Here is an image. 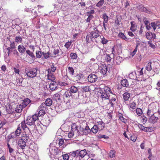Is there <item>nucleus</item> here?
I'll use <instances>...</instances> for the list:
<instances>
[{
    "label": "nucleus",
    "mask_w": 160,
    "mask_h": 160,
    "mask_svg": "<svg viewBox=\"0 0 160 160\" xmlns=\"http://www.w3.org/2000/svg\"><path fill=\"white\" fill-rule=\"evenodd\" d=\"M98 97H100L102 99L101 101V104L103 107L106 106L108 104V101L109 98H110L111 95H108L102 91H98L97 93Z\"/></svg>",
    "instance_id": "f257e3e1"
},
{
    "label": "nucleus",
    "mask_w": 160,
    "mask_h": 160,
    "mask_svg": "<svg viewBox=\"0 0 160 160\" xmlns=\"http://www.w3.org/2000/svg\"><path fill=\"white\" fill-rule=\"evenodd\" d=\"M38 119L37 114L35 113L32 116H28L26 120V124L30 126L35 125V122Z\"/></svg>",
    "instance_id": "f03ea898"
},
{
    "label": "nucleus",
    "mask_w": 160,
    "mask_h": 160,
    "mask_svg": "<svg viewBox=\"0 0 160 160\" xmlns=\"http://www.w3.org/2000/svg\"><path fill=\"white\" fill-rule=\"evenodd\" d=\"M37 69L36 68H31L29 67L25 69V72L27 76L30 78H33L37 76Z\"/></svg>",
    "instance_id": "7ed1b4c3"
},
{
    "label": "nucleus",
    "mask_w": 160,
    "mask_h": 160,
    "mask_svg": "<svg viewBox=\"0 0 160 160\" xmlns=\"http://www.w3.org/2000/svg\"><path fill=\"white\" fill-rule=\"evenodd\" d=\"M61 94L62 96L64 99L70 98L72 95V93L68 90L63 89L61 91Z\"/></svg>",
    "instance_id": "20e7f679"
},
{
    "label": "nucleus",
    "mask_w": 160,
    "mask_h": 160,
    "mask_svg": "<svg viewBox=\"0 0 160 160\" xmlns=\"http://www.w3.org/2000/svg\"><path fill=\"white\" fill-rule=\"evenodd\" d=\"M26 124V121L24 120L21 122L18 126H20V128H21L24 132L25 131V130H27V131H28V132H29L31 131L29 128L27 126Z\"/></svg>",
    "instance_id": "39448f33"
},
{
    "label": "nucleus",
    "mask_w": 160,
    "mask_h": 160,
    "mask_svg": "<svg viewBox=\"0 0 160 160\" xmlns=\"http://www.w3.org/2000/svg\"><path fill=\"white\" fill-rule=\"evenodd\" d=\"M145 36L147 39L149 40L154 39L156 38V34L149 31L146 33Z\"/></svg>",
    "instance_id": "423d86ee"
},
{
    "label": "nucleus",
    "mask_w": 160,
    "mask_h": 160,
    "mask_svg": "<svg viewBox=\"0 0 160 160\" xmlns=\"http://www.w3.org/2000/svg\"><path fill=\"white\" fill-rule=\"evenodd\" d=\"M98 77L95 74H90L88 77V82L92 83L96 82L97 80Z\"/></svg>",
    "instance_id": "0eeeda50"
},
{
    "label": "nucleus",
    "mask_w": 160,
    "mask_h": 160,
    "mask_svg": "<svg viewBox=\"0 0 160 160\" xmlns=\"http://www.w3.org/2000/svg\"><path fill=\"white\" fill-rule=\"evenodd\" d=\"M159 118L158 117L155 116L154 114H152L149 118V122L152 124H155L158 122Z\"/></svg>",
    "instance_id": "6e6552de"
},
{
    "label": "nucleus",
    "mask_w": 160,
    "mask_h": 160,
    "mask_svg": "<svg viewBox=\"0 0 160 160\" xmlns=\"http://www.w3.org/2000/svg\"><path fill=\"white\" fill-rule=\"evenodd\" d=\"M28 133H29L28 131H27V132L25 131L23 132L21 135V137L20 139L25 141L27 142L29 138Z\"/></svg>",
    "instance_id": "1a4fd4ad"
},
{
    "label": "nucleus",
    "mask_w": 160,
    "mask_h": 160,
    "mask_svg": "<svg viewBox=\"0 0 160 160\" xmlns=\"http://www.w3.org/2000/svg\"><path fill=\"white\" fill-rule=\"evenodd\" d=\"M79 151V150L71 152L69 153V157L73 159L74 158H76L78 157V152Z\"/></svg>",
    "instance_id": "9d476101"
},
{
    "label": "nucleus",
    "mask_w": 160,
    "mask_h": 160,
    "mask_svg": "<svg viewBox=\"0 0 160 160\" xmlns=\"http://www.w3.org/2000/svg\"><path fill=\"white\" fill-rule=\"evenodd\" d=\"M26 141L20 139L18 141V144L22 149H23L25 148L26 146Z\"/></svg>",
    "instance_id": "9b49d317"
},
{
    "label": "nucleus",
    "mask_w": 160,
    "mask_h": 160,
    "mask_svg": "<svg viewBox=\"0 0 160 160\" xmlns=\"http://www.w3.org/2000/svg\"><path fill=\"white\" fill-rule=\"evenodd\" d=\"M48 79L52 81H54L55 79V77L54 74L52 72H50V69L48 70Z\"/></svg>",
    "instance_id": "f8f14e48"
},
{
    "label": "nucleus",
    "mask_w": 160,
    "mask_h": 160,
    "mask_svg": "<svg viewBox=\"0 0 160 160\" xmlns=\"http://www.w3.org/2000/svg\"><path fill=\"white\" fill-rule=\"evenodd\" d=\"M57 85L56 82L52 81L49 85V88L51 91H54L58 89Z\"/></svg>",
    "instance_id": "ddd939ff"
},
{
    "label": "nucleus",
    "mask_w": 160,
    "mask_h": 160,
    "mask_svg": "<svg viewBox=\"0 0 160 160\" xmlns=\"http://www.w3.org/2000/svg\"><path fill=\"white\" fill-rule=\"evenodd\" d=\"M99 31H92L90 32V35L91 37L93 38H98V40L100 38V36L99 33Z\"/></svg>",
    "instance_id": "4468645a"
},
{
    "label": "nucleus",
    "mask_w": 160,
    "mask_h": 160,
    "mask_svg": "<svg viewBox=\"0 0 160 160\" xmlns=\"http://www.w3.org/2000/svg\"><path fill=\"white\" fill-rule=\"evenodd\" d=\"M107 68L106 65H102L101 67L100 72L104 76L107 72Z\"/></svg>",
    "instance_id": "2eb2a0df"
},
{
    "label": "nucleus",
    "mask_w": 160,
    "mask_h": 160,
    "mask_svg": "<svg viewBox=\"0 0 160 160\" xmlns=\"http://www.w3.org/2000/svg\"><path fill=\"white\" fill-rule=\"evenodd\" d=\"M98 128L99 130L101 131L104 128L105 124L102 121L97 122V124L96 125Z\"/></svg>",
    "instance_id": "dca6fc26"
},
{
    "label": "nucleus",
    "mask_w": 160,
    "mask_h": 160,
    "mask_svg": "<svg viewBox=\"0 0 160 160\" xmlns=\"http://www.w3.org/2000/svg\"><path fill=\"white\" fill-rule=\"evenodd\" d=\"M101 41L102 43L103 44H106L108 42V40L105 39L103 36H102V37L100 36V38L98 40H96V42L97 43L100 42Z\"/></svg>",
    "instance_id": "f3484780"
},
{
    "label": "nucleus",
    "mask_w": 160,
    "mask_h": 160,
    "mask_svg": "<svg viewBox=\"0 0 160 160\" xmlns=\"http://www.w3.org/2000/svg\"><path fill=\"white\" fill-rule=\"evenodd\" d=\"M130 30L133 32H134L137 29V26L134 21H132L131 23Z\"/></svg>",
    "instance_id": "a211bd4d"
},
{
    "label": "nucleus",
    "mask_w": 160,
    "mask_h": 160,
    "mask_svg": "<svg viewBox=\"0 0 160 160\" xmlns=\"http://www.w3.org/2000/svg\"><path fill=\"white\" fill-rule=\"evenodd\" d=\"M31 102L30 100L28 98H26L24 99L21 105L24 108L26 107Z\"/></svg>",
    "instance_id": "6ab92c4d"
},
{
    "label": "nucleus",
    "mask_w": 160,
    "mask_h": 160,
    "mask_svg": "<svg viewBox=\"0 0 160 160\" xmlns=\"http://www.w3.org/2000/svg\"><path fill=\"white\" fill-rule=\"evenodd\" d=\"M87 154V152L86 149L79 150L78 152V157H81L82 158H84Z\"/></svg>",
    "instance_id": "aec40b11"
},
{
    "label": "nucleus",
    "mask_w": 160,
    "mask_h": 160,
    "mask_svg": "<svg viewBox=\"0 0 160 160\" xmlns=\"http://www.w3.org/2000/svg\"><path fill=\"white\" fill-rule=\"evenodd\" d=\"M130 93L128 92H125L123 94V98L124 101L126 102V101H128L130 98Z\"/></svg>",
    "instance_id": "412c9836"
},
{
    "label": "nucleus",
    "mask_w": 160,
    "mask_h": 160,
    "mask_svg": "<svg viewBox=\"0 0 160 160\" xmlns=\"http://www.w3.org/2000/svg\"><path fill=\"white\" fill-rule=\"evenodd\" d=\"M18 50L19 52L22 54L25 52L26 48L23 45H20L18 46Z\"/></svg>",
    "instance_id": "4be33fe9"
},
{
    "label": "nucleus",
    "mask_w": 160,
    "mask_h": 160,
    "mask_svg": "<svg viewBox=\"0 0 160 160\" xmlns=\"http://www.w3.org/2000/svg\"><path fill=\"white\" fill-rule=\"evenodd\" d=\"M139 9L142 12H144L149 14L152 13V12L151 11L148 10L146 8L144 7L143 6L140 7Z\"/></svg>",
    "instance_id": "5701e85b"
},
{
    "label": "nucleus",
    "mask_w": 160,
    "mask_h": 160,
    "mask_svg": "<svg viewBox=\"0 0 160 160\" xmlns=\"http://www.w3.org/2000/svg\"><path fill=\"white\" fill-rule=\"evenodd\" d=\"M104 92L108 94L109 95L110 94H112L113 93L112 91V90L110 88L107 86H105L103 88Z\"/></svg>",
    "instance_id": "b1692460"
},
{
    "label": "nucleus",
    "mask_w": 160,
    "mask_h": 160,
    "mask_svg": "<svg viewBox=\"0 0 160 160\" xmlns=\"http://www.w3.org/2000/svg\"><path fill=\"white\" fill-rule=\"evenodd\" d=\"M42 122L44 124V125L46 126H47L50 123V121L48 118H45L43 119L42 120Z\"/></svg>",
    "instance_id": "393cba45"
},
{
    "label": "nucleus",
    "mask_w": 160,
    "mask_h": 160,
    "mask_svg": "<svg viewBox=\"0 0 160 160\" xmlns=\"http://www.w3.org/2000/svg\"><path fill=\"white\" fill-rule=\"evenodd\" d=\"M121 83L123 87H128L129 86L128 82L126 79L122 80L121 82Z\"/></svg>",
    "instance_id": "a878e982"
},
{
    "label": "nucleus",
    "mask_w": 160,
    "mask_h": 160,
    "mask_svg": "<svg viewBox=\"0 0 160 160\" xmlns=\"http://www.w3.org/2000/svg\"><path fill=\"white\" fill-rule=\"evenodd\" d=\"M70 93H76L78 91L77 87L74 86H71L69 88Z\"/></svg>",
    "instance_id": "bb28decb"
},
{
    "label": "nucleus",
    "mask_w": 160,
    "mask_h": 160,
    "mask_svg": "<svg viewBox=\"0 0 160 160\" xmlns=\"http://www.w3.org/2000/svg\"><path fill=\"white\" fill-rule=\"evenodd\" d=\"M23 108H24L21 104L17 106L16 108H15V110L17 112L20 113L22 111Z\"/></svg>",
    "instance_id": "cd10ccee"
},
{
    "label": "nucleus",
    "mask_w": 160,
    "mask_h": 160,
    "mask_svg": "<svg viewBox=\"0 0 160 160\" xmlns=\"http://www.w3.org/2000/svg\"><path fill=\"white\" fill-rule=\"evenodd\" d=\"M118 36L119 38L125 41H127L128 40V39L127 37L125 36L124 33L122 32H119Z\"/></svg>",
    "instance_id": "c85d7f7f"
},
{
    "label": "nucleus",
    "mask_w": 160,
    "mask_h": 160,
    "mask_svg": "<svg viewBox=\"0 0 160 160\" xmlns=\"http://www.w3.org/2000/svg\"><path fill=\"white\" fill-rule=\"evenodd\" d=\"M52 102L51 98L47 99L45 101V103L47 106H50L52 104Z\"/></svg>",
    "instance_id": "c756f323"
},
{
    "label": "nucleus",
    "mask_w": 160,
    "mask_h": 160,
    "mask_svg": "<svg viewBox=\"0 0 160 160\" xmlns=\"http://www.w3.org/2000/svg\"><path fill=\"white\" fill-rule=\"evenodd\" d=\"M50 68H48V69H50V72H55L57 68L55 66L54 64L53 63H51Z\"/></svg>",
    "instance_id": "7c9ffc66"
},
{
    "label": "nucleus",
    "mask_w": 160,
    "mask_h": 160,
    "mask_svg": "<svg viewBox=\"0 0 160 160\" xmlns=\"http://www.w3.org/2000/svg\"><path fill=\"white\" fill-rule=\"evenodd\" d=\"M136 103L134 102H132L129 104H127L128 107H130L133 109H135L136 108Z\"/></svg>",
    "instance_id": "2f4dec72"
},
{
    "label": "nucleus",
    "mask_w": 160,
    "mask_h": 160,
    "mask_svg": "<svg viewBox=\"0 0 160 160\" xmlns=\"http://www.w3.org/2000/svg\"><path fill=\"white\" fill-rule=\"evenodd\" d=\"M22 132V129L20 128V126H18L17 129L15 132V134L16 136H19Z\"/></svg>",
    "instance_id": "473e14b6"
},
{
    "label": "nucleus",
    "mask_w": 160,
    "mask_h": 160,
    "mask_svg": "<svg viewBox=\"0 0 160 160\" xmlns=\"http://www.w3.org/2000/svg\"><path fill=\"white\" fill-rule=\"evenodd\" d=\"M141 122L145 124L147 120V118L145 116H142L140 118Z\"/></svg>",
    "instance_id": "72a5a7b5"
},
{
    "label": "nucleus",
    "mask_w": 160,
    "mask_h": 160,
    "mask_svg": "<svg viewBox=\"0 0 160 160\" xmlns=\"http://www.w3.org/2000/svg\"><path fill=\"white\" fill-rule=\"evenodd\" d=\"M99 130L98 128L96 125L91 129V131L94 133H96Z\"/></svg>",
    "instance_id": "f704fd0d"
},
{
    "label": "nucleus",
    "mask_w": 160,
    "mask_h": 160,
    "mask_svg": "<svg viewBox=\"0 0 160 160\" xmlns=\"http://www.w3.org/2000/svg\"><path fill=\"white\" fill-rule=\"evenodd\" d=\"M68 71L69 74L70 75L72 76L73 75L74 71L72 67H68Z\"/></svg>",
    "instance_id": "c9c22d12"
},
{
    "label": "nucleus",
    "mask_w": 160,
    "mask_h": 160,
    "mask_svg": "<svg viewBox=\"0 0 160 160\" xmlns=\"http://www.w3.org/2000/svg\"><path fill=\"white\" fill-rule=\"evenodd\" d=\"M137 114L138 116H141L142 114V110L140 108H137L136 110Z\"/></svg>",
    "instance_id": "e433bc0d"
},
{
    "label": "nucleus",
    "mask_w": 160,
    "mask_h": 160,
    "mask_svg": "<svg viewBox=\"0 0 160 160\" xmlns=\"http://www.w3.org/2000/svg\"><path fill=\"white\" fill-rule=\"evenodd\" d=\"M152 63L151 62H148L146 68V69L147 71H150L152 70V69L151 66Z\"/></svg>",
    "instance_id": "4c0bfd02"
},
{
    "label": "nucleus",
    "mask_w": 160,
    "mask_h": 160,
    "mask_svg": "<svg viewBox=\"0 0 160 160\" xmlns=\"http://www.w3.org/2000/svg\"><path fill=\"white\" fill-rule=\"evenodd\" d=\"M53 98L55 100H60V95L58 93H56L53 96Z\"/></svg>",
    "instance_id": "58836bf2"
},
{
    "label": "nucleus",
    "mask_w": 160,
    "mask_h": 160,
    "mask_svg": "<svg viewBox=\"0 0 160 160\" xmlns=\"http://www.w3.org/2000/svg\"><path fill=\"white\" fill-rule=\"evenodd\" d=\"M45 112L44 110H40L37 114V116L38 117L44 116L45 114Z\"/></svg>",
    "instance_id": "ea45409f"
},
{
    "label": "nucleus",
    "mask_w": 160,
    "mask_h": 160,
    "mask_svg": "<svg viewBox=\"0 0 160 160\" xmlns=\"http://www.w3.org/2000/svg\"><path fill=\"white\" fill-rule=\"evenodd\" d=\"M14 140V136L12 135H9L8 136L7 139V143H10L11 142H12Z\"/></svg>",
    "instance_id": "a19ab883"
},
{
    "label": "nucleus",
    "mask_w": 160,
    "mask_h": 160,
    "mask_svg": "<svg viewBox=\"0 0 160 160\" xmlns=\"http://www.w3.org/2000/svg\"><path fill=\"white\" fill-rule=\"evenodd\" d=\"M71 128V131L74 132H75V131H77V132H78V126L76 125L75 123L73 124L72 125Z\"/></svg>",
    "instance_id": "79ce46f5"
},
{
    "label": "nucleus",
    "mask_w": 160,
    "mask_h": 160,
    "mask_svg": "<svg viewBox=\"0 0 160 160\" xmlns=\"http://www.w3.org/2000/svg\"><path fill=\"white\" fill-rule=\"evenodd\" d=\"M150 107L152 110L151 111H152V114H154L158 111V109L157 108L156 106L154 105L152 106H151Z\"/></svg>",
    "instance_id": "37998d69"
},
{
    "label": "nucleus",
    "mask_w": 160,
    "mask_h": 160,
    "mask_svg": "<svg viewBox=\"0 0 160 160\" xmlns=\"http://www.w3.org/2000/svg\"><path fill=\"white\" fill-rule=\"evenodd\" d=\"M156 129L155 127H147L146 132H150L152 131H154Z\"/></svg>",
    "instance_id": "c03bdc74"
},
{
    "label": "nucleus",
    "mask_w": 160,
    "mask_h": 160,
    "mask_svg": "<svg viewBox=\"0 0 160 160\" xmlns=\"http://www.w3.org/2000/svg\"><path fill=\"white\" fill-rule=\"evenodd\" d=\"M55 149L56 148L54 147L50 148H49V152L51 154L54 155L56 154V152L55 151Z\"/></svg>",
    "instance_id": "a18cd8bd"
},
{
    "label": "nucleus",
    "mask_w": 160,
    "mask_h": 160,
    "mask_svg": "<svg viewBox=\"0 0 160 160\" xmlns=\"http://www.w3.org/2000/svg\"><path fill=\"white\" fill-rule=\"evenodd\" d=\"M88 16V17L86 19V22L88 23V25L89 26V23L90 22V21L92 20V19L94 18V16L93 15H87Z\"/></svg>",
    "instance_id": "49530a36"
},
{
    "label": "nucleus",
    "mask_w": 160,
    "mask_h": 160,
    "mask_svg": "<svg viewBox=\"0 0 160 160\" xmlns=\"http://www.w3.org/2000/svg\"><path fill=\"white\" fill-rule=\"evenodd\" d=\"M102 17L103 18V20L104 21L103 22H104L107 23L108 22V19L109 17L107 15V14L106 13H104L103 14Z\"/></svg>",
    "instance_id": "de8ad7c7"
},
{
    "label": "nucleus",
    "mask_w": 160,
    "mask_h": 160,
    "mask_svg": "<svg viewBox=\"0 0 160 160\" xmlns=\"http://www.w3.org/2000/svg\"><path fill=\"white\" fill-rule=\"evenodd\" d=\"M119 115V119L122 122L125 123L127 121L126 119L124 118L122 116V114H120Z\"/></svg>",
    "instance_id": "09e8293b"
},
{
    "label": "nucleus",
    "mask_w": 160,
    "mask_h": 160,
    "mask_svg": "<svg viewBox=\"0 0 160 160\" xmlns=\"http://www.w3.org/2000/svg\"><path fill=\"white\" fill-rule=\"evenodd\" d=\"M58 83L59 85L61 86H67L69 87L68 85H69V83L65 82H58Z\"/></svg>",
    "instance_id": "8fccbe9b"
},
{
    "label": "nucleus",
    "mask_w": 160,
    "mask_h": 160,
    "mask_svg": "<svg viewBox=\"0 0 160 160\" xmlns=\"http://www.w3.org/2000/svg\"><path fill=\"white\" fill-rule=\"evenodd\" d=\"M26 53L28 54L29 56L31 57L32 58H35V56L33 52L31 51L30 50H28L26 51Z\"/></svg>",
    "instance_id": "3c124183"
},
{
    "label": "nucleus",
    "mask_w": 160,
    "mask_h": 160,
    "mask_svg": "<svg viewBox=\"0 0 160 160\" xmlns=\"http://www.w3.org/2000/svg\"><path fill=\"white\" fill-rule=\"evenodd\" d=\"M157 22H152L151 23V26L153 28V30L155 31L156 29L157 28Z\"/></svg>",
    "instance_id": "603ef678"
},
{
    "label": "nucleus",
    "mask_w": 160,
    "mask_h": 160,
    "mask_svg": "<svg viewBox=\"0 0 160 160\" xmlns=\"http://www.w3.org/2000/svg\"><path fill=\"white\" fill-rule=\"evenodd\" d=\"M104 2L105 1L104 0H100L96 4V6L98 7H100L104 3Z\"/></svg>",
    "instance_id": "864d4df0"
},
{
    "label": "nucleus",
    "mask_w": 160,
    "mask_h": 160,
    "mask_svg": "<svg viewBox=\"0 0 160 160\" xmlns=\"http://www.w3.org/2000/svg\"><path fill=\"white\" fill-rule=\"evenodd\" d=\"M36 56L38 58H40L42 55V52L41 51H36Z\"/></svg>",
    "instance_id": "5fc2aeb1"
},
{
    "label": "nucleus",
    "mask_w": 160,
    "mask_h": 160,
    "mask_svg": "<svg viewBox=\"0 0 160 160\" xmlns=\"http://www.w3.org/2000/svg\"><path fill=\"white\" fill-rule=\"evenodd\" d=\"M138 44H137L135 48L133 51L131 53V55L132 56V57H133L134 56V55L136 54L137 50H138Z\"/></svg>",
    "instance_id": "6e6d98bb"
},
{
    "label": "nucleus",
    "mask_w": 160,
    "mask_h": 160,
    "mask_svg": "<svg viewBox=\"0 0 160 160\" xmlns=\"http://www.w3.org/2000/svg\"><path fill=\"white\" fill-rule=\"evenodd\" d=\"M115 151L114 150H111L110 151L109 153V156L111 158L114 157L115 156Z\"/></svg>",
    "instance_id": "4d7b16f0"
},
{
    "label": "nucleus",
    "mask_w": 160,
    "mask_h": 160,
    "mask_svg": "<svg viewBox=\"0 0 160 160\" xmlns=\"http://www.w3.org/2000/svg\"><path fill=\"white\" fill-rule=\"evenodd\" d=\"M82 89L85 92H87L89 91L90 88L89 86H82L81 87Z\"/></svg>",
    "instance_id": "13d9d810"
},
{
    "label": "nucleus",
    "mask_w": 160,
    "mask_h": 160,
    "mask_svg": "<svg viewBox=\"0 0 160 160\" xmlns=\"http://www.w3.org/2000/svg\"><path fill=\"white\" fill-rule=\"evenodd\" d=\"M111 95V99L110 98V99L109 100H111V101L114 102L116 100V98H117L115 94H113V93Z\"/></svg>",
    "instance_id": "bf43d9fd"
},
{
    "label": "nucleus",
    "mask_w": 160,
    "mask_h": 160,
    "mask_svg": "<svg viewBox=\"0 0 160 160\" xmlns=\"http://www.w3.org/2000/svg\"><path fill=\"white\" fill-rule=\"evenodd\" d=\"M59 49L60 48H59V49H54V50L53 51V53L55 55H57V56H59Z\"/></svg>",
    "instance_id": "052dcab7"
},
{
    "label": "nucleus",
    "mask_w": 160,
    "mask_h": 160,
    "mask_svg": "<svg viewBox=\"0 0 160 160\" xmlns=\"http://www.w3.org/2000/svg\"><path fill=\"white\" fill-rule=\"evenodd\" d=\"M46 105L45 104V102H43L41 104L40 106L39 107L40 109H41V110H45L46 107Z\"/></svg>",
    "instance_id": "680f3d73"
},
{
    "label": "nucleus",
    "mask_w": 160,
    "mask_h": 160,
    "mask_svg": "<svg viewBox=\"0 0 160 160\" xmlns=\"http://www.w3.org/2000/svg\"><path fill=\"white\" fill-rule=\"evenodd\" d=\"M15 42H21L22 41V38L20 36H16L15 37Z\"/></svg>",
    "instance_id": "e2e57ef3"
},
{
    "label": "nucleus",
    "mask_w": 160,
    "mask_h": 160,
    "mask_svg": "<svg viewBox=\"0 0 160 160\" xmlns=\"http://www.w3.org/2000/svg\"><path fill=\"white\" fill-rule=\"evenodd\" d=\"M70 57L72 59H75L77 58V54L75 53H71L70 54Z\"/></svg>",
    "instance_id": "0e129e2a"
},
{
    "label": "nucleus",
    "mask_w": 160,
    "mask_h": 160,
    "mask_svg": "<svg viewBox=\"0 0 160 160\" xmlns=\"http://www.w3.org/2000/svg\"><path fill=\"white\" fill-rule=\"evenodd\" d=\"M121 19L122 18L121 17L117 18L115 20V23L118 25H119L120 22L121 21Z\"/></svg>",
    "instance_id": "69168bd1"
},
{
    "label": "nucleus",
    "mask_w": 160,
    "mask_h": 160,
    "mask_svg": "<svg viewBox=\"0 0 160 160\" xmlns=\"http://www.w3.org/2000/svg\"><path fill=\"white\" fill-rule=\"evenodd\" d=\"M13 69L15 74H18L19 75H20V71L19 69L15 67H13Z\"/></svg>",
    "instance_id": "338daca9"
},
{
    "label": "nucleus",
    "mask_w": 160,
    "mask_h": 160,
    "mask_svg": "<svg viewBox=\"0 0 160 160\" xmlns=\"http://www.w3.org/2000/svg\"><path fill=\"white\" fill-rule=\"evenodd\" d=\"M63 159L64 160H68L69 158H70L69 155L67 154H65L62 155Z\"/></svg>",
    "instance_id": "774afa93"
}]
</instances>
